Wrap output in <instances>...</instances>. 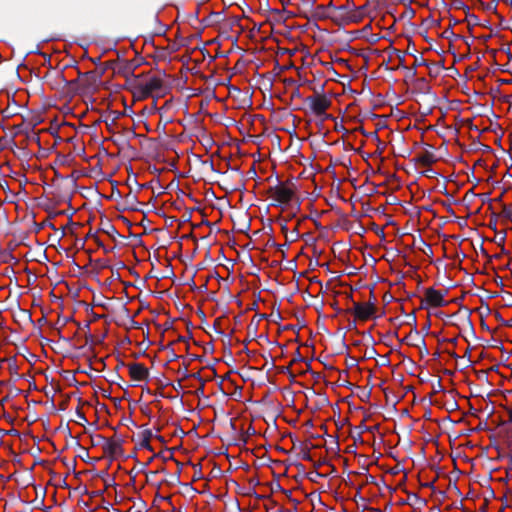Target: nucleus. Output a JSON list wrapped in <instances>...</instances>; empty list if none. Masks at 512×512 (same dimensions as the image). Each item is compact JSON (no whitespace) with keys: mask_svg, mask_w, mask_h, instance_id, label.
Returning <instances> with one entry per match:
<instances>
[{"mask_svg":"<svg viewBox=\"0 0 512 512\" xmlns=\"http://www.w3.org/2000/svg\"><path fill=\"white\" fill-rule=\"evenodd\" d=\"M268 197L275 205H288L295 196V190L291 183H279L270 187Z\"/></svg>","mask_w":512,"mask_h":512,"instance_id":"obj_1","label":"nucleus"},{"mask_svg":"<svg viewBox=\"0 0 512 512\" xmlns=\"http://www.w3.org/2000/svg\"><path fill=\"white\" fill-rule=\"evenodd\" d=\"M375 313V307L371 303H355L353 307L354 316L361 320L366 321L371 318Z\"/></svg>","mask_w":512,"mask_h":512,"instance_id":"obj_3","label":"nucleus"},{"mask_svg":"<svg viewBox=\"0 0 512 512\" xmlns=\"http://www.w3.org/2000/svg\"><path fill=\"white\" fill-rule=\"evenodd\" d=\"M330 100H328L325 96H316L313 97L310 101V107L315 115H322L326 112V110L330 107Z\"/></svg>","mask_w":512,"mask_h":512,"instance_id":"obj_5","label":"nucleus"},{"mask_svg":"<svg viewBox=\"0 0 512 512\" xmlns=\"http://www.w3.org/2000/svg\"><path fill=\"white\" fill-rule=\"evenodd\" d=\"M424 302L432 307H441L445 305L443 293L434 288H428L425 291Z\"/></svg>","mask_w":512,"mask_h":512,"instance_id":"obj_4","label":"nucleus"},{"mask_svg":"<svg viewBox=\"0 0 512 512\" xmlns=\"http://www.w3.org/2000/svg\"><path fill=\"white\" fill-rule=\"evenodd\" d=\"M129 375L134 381H144L148 377V370L141 363H133L129 365Z\"/></svg>","mask_w":512,"mask_h":512,"instance_id":"obj_6","label":"nucleus"},{"mask_svg":"<svg viewBox=\"0 0 512 512\" xmlns=\"http://www.w3.org/2000/svg\"><path fill=\"white\" fill-rule=\"evenodd\" d=\"M162 80L159 77H150L138 87L140 97L147 98L162 88Z\"/></svg>","mask_w":512,"mask_h":512,"instance_id":"obj_2","label":"nucleus"}]
</instances>
